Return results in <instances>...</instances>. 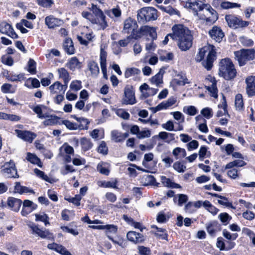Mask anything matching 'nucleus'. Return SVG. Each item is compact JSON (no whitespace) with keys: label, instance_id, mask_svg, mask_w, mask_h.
Here are the masks:
<instances>
[{"label":"nucleus","instance_id":"obj_50","mask_svg":"<svg viewBox=\"0 0 255 255\" xmlns=\"http://www.w3.org/2000/svg\"><path fill=\"white\" fill-rule=\"evenodd\" d=\"M35 221H40L43 222L45 226H47V225H50V223L49 222V218L46 214L44 213H43L42 215L35 214Z\"/></svg>","mask_w":255,"mask_h":255},{"label":"nucleus","instance_id":"obj_35","mask_svg":"<svg viewBox=\"0 0 255 255\" xmlns=\"http://www.w3.org/2000/svg\"><path fill=\"white\" fill-rule=\"evenodd\" d=\"M247 164V163L243 160H235L233 161L229 162L227 164L224 169H222L223 171L224 170L231 169L234 167H243Z\"/></svg>","mask_w":255,"mask_h":255},{"label":"nucleus","instance_id":"obj_5","mask_svg":"<svg viewBox=\"0 0 255 255\" xmlns=\"http://www.w3.org/2000/svg\"><path fill=\"white\" fill-rule=\"evenodd\" d=\"M33 111L37 114L38 118L43 119L44 118H50L43 122V124L45 126H53L56 125H61V120L62 119L56 115H52L48 111L50 109L44 105H38L33 108H31Z\"/></svg>","mask_w":255,"mask_h":255},{"label":"nucleus","instance_id":"obj_36","mask_svg":"<svg viewBox=\"0 0 255 255\" xmlns=\"http://www.w3.org/2000/svg\"><path fill=\"white\" fill-rule=\"evenodd\" d=\"M88 69L92 75L97 76L99 73V68L98 64L94 60H90L87 63Z\"/></svg>","mask_w":255,"mask_h":255},{"label":"nucleus","instance_id":"obj_39","mask_svg":"<svg viewBox=\"0 0 255 255\" xmlns=\"http://www.w3.org/2000/svg\"><path fill=\"white\" fill-rule=\"evenodd\" d=\"M227 104L226 102V99L225 96L223 95V102L222 103V104H219L218 105L219 108H223L224 110V112H223L221 110H219L217 113V117H220L223 116L224 115L228 114V110H227Z\"/></svg>","mask_w":255,"mask_h":255},{"label":"nucleus","instance_id":"obj_49","mask_svg":"<svg viewBox=\"0 0 255 255\" xmlns=\"http://www.w3.org/2000/svg\"><path fill=\"white\" fill-rule=\"evenodd\" d=\"M140 73L139 69L135 67L128 68L125 72V77L126 78H128L132 76L135 75H138Z\"/></svg>","mask_w":255,"mask_h":255},{"label":"nucleus","instance_id":"obj_27","mask_svg":"<svg viewBox=\"0 0 255 255\" xmlns=\"http://www.w3.org/2000/svg\"><path fill=\"white\" fill-rule=\"evenodd\" d=\"M128 132L122 133L118 130L111 131V139L115 142H123L128 136Z\"/></svg>","mask_w":255,"mask_h":255},{"label":"nucleus","instance_id":"obj_37","mask_svg":"<svg viewBox=\"0 0 255 255\" xmlns=\"http://www.w3.org/2000/svg\"><path fill=\"white\" fill-rule=\"evenodd\" d=\"M26 160L33 164H36L39 167H41V162L39 158L35 154L30 152H27L26 157Z\"/></svg>","mask_w":255,"mask_h":255},{"label":"nucleus","instance_id":"obj_10","mask_svg":"<svg viewBox=\"0 0 255 255\" xmlns=\"http://www.w3.org/2000/svg\"><path fill=\"white\" fill-rule=\"evenodd\" d=\"M124 105H133L136 103L135 93L132 85H127L124 89V94L122 99Z\"/></svg>","mask_w":255,"mask_h":255},{"label":"nucleus","instance_id":"obj_22","mask_svg":"<svg viewBox=\"0 0 255 255\" xmlns=\"http://www.w3.org/2000/svg\"><path fill=\"white\" fill-rule=\"evenodd\" d=\"M45 23L49 28L53 29L61 25L63 21L60 19L56 18L52 15H50L45 17Z\"/></svg>","mask_w":255,"mask_h":255},{"label":"nucleus","instance_id":"obj_17","mask_svg":"<svg viewBox=\"0 0 255 255\" xmlns=\"http://www.w3.org/2000/svg\"><path fill=\"white\" fill-rule=\"evenodd\" d=\"M127 238L134 244H142L145 241V237L143 234L133 231L127 233Z\"/></svg>","mask_w":255,"mask_h":255},{"label":"nucleus","instance_id":"obj_44","mask_svg":"<svg viewBox=\"0 0 255 255\" xmlns=\"http://www.w3.org/2000/svg\"><path fill=\"white\" fill-rule=\"evenodd\" d=\"M82 199V197L80 195L76 194L74 197H65L64 200L68 201L69 203H72L75 206L78 207L81 204L80 201Z\"/></svg>","mask_w":255,"mask_h":255},{"label":"nucleus","instance_id":"obj_24","mask_svg":"<svg viewBox=\"0 0 255 255\" xmlns=\"http://www.w3.org/2000/svg\"><path fill=\"white\" fill-rule=\"evenodd\" d=\"M61 125H64L66 126V128L69 130H84L87 129V126H84L81 123V124H78L76 123L72 122L67 120H61Z\"/></svg>","mask_w":255,"mask_h":255},{"label":"nucleus","instance_id":"obj_23","mask_svg":"<svg viewBox=\"0 0 255 255\" xmlns=\"http://www.w3.org/2000/svg\"><path fill=\"white\" fill-rule=\"evenodd\" d=\"M206 230L211 236L215 237L217 232L221 230V226L217 221H212L206 225Z\"/></svg>","mask_w":255,"mask_h":255},{"label":"nucleus","instance_id":"obj_7","mask_svg":"<svg viewBox=\"0 0 255 255\" xmlns=\"http://www.w3.org/2000/svg\"><path fill=\"white\" fill-rule=\"evenodd\" d=\"M123 30L126 33H130L127 36L128 39L136 40L141 38L140 27L138 29L136 21L131 17H128L125 20Z\"/></svg>","mask_w":255,"mask_h":255},{"label":"nucleus","instance_id":"obj_59","mask_svg":"<svg viewBox=\"0 0 255 255\" xmlns=\"http://www.w3.org/2000/svg\"><path fill=\"white\" fill-rule=\"evenodd\" d=\"M106 230V234L107 235L108 233L116 234L118 232V226L113 224H108L104 225V230Z\"/></svg>","mask_w":255,"mask_h":255},{"label":"nucleus","instance_id":"obj_46","mask_svg":"<svg viewBox=\"0 0 255 255\" xmlns=\"http://www.w3.org/2000/svg\"><path fill=\"white\" fill-rule=\"evenodd\" d=\"M218 218L224 226L228 225L232 220V217L226 212L220 213L218 216Z\"/></svg>","mask_w":255,"mask_h":255},{"label":"nucleus","instance_id":"obj_6","mask_svg":"<svg viewBox=\"0 0 255 255\" xmlns=\"http://www.w3.org/2000/svg\"><path fill=\"white\" fill-rule=\"evenodd\" d=\"M235 60L237 61L239 66H245L249 61L255 59V49L254 48H242L234 52Z\"/></svg>","mask_w":255,"mask_h":255},{"label":"nucleus","instance_id":"obj_57","mask_svg":"<svg viewBox=\"0 0 255 255\" xmlns=\"http://www.w3.org/2000/svg\"><path fill=\"white\" fill-rule=\"evenodd\" d=\"M108 147L105 141H102L97 148V151L99 153L102 154L104 155L108 153Z\"/></svg>","mask_w":255,"mask_h":255},{"label":"nucleus","instance_id":"obj_43","mask_svg":"<svg viewBox=\"0 0 255 255\" xmlns=\"http://www.w3.org/2000/svg\"><path fill=\"white\" fill-rule=\"evenodd\" d=\"M178 199L176 196L173 198V202L174 203L178 202V205L179 206H182L184 204L186 203L188 200L187 195L185 194H178Z\"/></svg>","mask_w":255,"mask_h":255},{"label":"nucleus","instance_id":"obj_20","mask_svg":"<svg viewBox=\"0 0 255 255\" xmlns=\"http://www.w3.org/2000/svg\"><path fill=\"white\" fill-rule=\"evenodd\" d=\"M37 208V205L29 200H24L23 202L21 215L26 216Z\"/></svg>","mask_w":255,"mask_h":255},{"label":"nucleus","instance_id":"obj_11","mask_svg":"<svg viewBox=\"0 0 255 255\" xmlns=\"http://www.w3.org/2000/svg\"><path fill=\"white\" fill-rule=\"evenodd\" d=\"M204 8L208 11V13L204 15L203 19L207 24H213L219 18L218 12L209 4H203Z\"/></svg>","mask_w":255,"mask_h":255},{"label":"nucleus","instance_id":"obj_3","mask_svg":"<svg viewBox=\"0 0 255 255\" xmlns=\"http://www.w3.org/2000/svg\"><path fill=\"white\" fill-rule=\"evenodd\" d=\"M89 9L92 13L83 11L81 13L83 17L89 20L92 24L99 25L103 30L108 27L106 17L102 9L94 3H92L91 7Z\"/></svg>","mask_w":255,"mask_h":255},{"label":"nucleus","instance_id":"obj_56","mask_svg":"<svg viewBox=\"0 0 255 255\" xmlns=\"http://www.w3.org/2000/svg\"><path fill=\"white\" fill-rule=\"evenodd\" d=\"M70 117L75 119L77 122L79 123V124H81V123L83 126H87V129H88L89 125L90 124V122L89 121L88 119L84 117H78L75 115H71Z\"/></svg>","mask_w":255,"mask_h":255},{"label":"nucleus","instance_id":"obj_28","mask_svg":"<svg viewBox=\"0 0 255 255\" xmlns=\"http://www.w3.org/2000/svg\"><path fill=\"white\" fill-rule=\"evenodd\" d=\"M63 47L64 51L68 55L75 53V48L73 42L71 38H66L63 43Z\"/></svg>","mask_w":255,"mask_h":255},{"label":"nucleus","instance_id":"obj_40","mask_svg":"<svg viewBox=\"0 0 255 255\" xmlns=\"http://www.w3.org/2000/svg\"><path fill=\"white\" fill-rule=\"evenodd\" d=\"M67 88V85H62L60 82L56 81L50 86L49 89L51 93H57V91H54L55 89L58 90L59 91H63V93Z\"/></svg>","mask_w":255,"mask_h":255},{"label":"nucleus","instance_id":"obj_12","mask_svg":"<svg viewBox=\"0 0 255 255\" xmlns=\"http://www.w3.org/2000/svg\"><path fill=\"white\" fill-rule=\"evenodd\" d=\"M2 171L8 175L9 178H18L17 169L14 162L10 160L9 162H6L1 167Z\"/></svg>","mask_w":255,"mask_h":255},{"label":"nucleus","instance_id":"obj_16","mask_svg":"<svg viewBox=\"0 0 255 255\" xmlns=\"http://www.w3.org/2000/svg\"><path fill=\"white\" fill-rule=\"evenodd\" d=\"M30 228L33 234L37 235L42 239H47L51 241L54 240V236L53 233L49 232L48 230L45 229L43 231L37 225H33L30 226Z\"/></svg>","mask_w":255,"mask_h":255},{"label":"nucleus","instance_id":"obj_33","mask_svg":"<svg viewBox=\"0 0 255 255\" xmlns=\"http://www.w3.org/2000/svg\"><path fill=\"white\" fill-rule=\"evenodd\" d=\"M39 81L36 78H29L24 83V86L29 89L38 88L40 87Z\"/></svg>","mask_w":255,"mask_h":255},{"label":"nucleus","instance_id":"obj_60","mask_svg":"<svg viewBox=\"0 0 255 255\" xmlns=\"http://www.w3.org/2000/svg\"><path fill=\"white\" fill-rule=\"evenodd\" d=\"M223 235L227 240H236L238 237L237 233L231 234L227 229L223 230Z\"/></svg>","mask_w":255,"mask_h":255},{"label":"nucleus","instance_id":"obj_32","mask_svg":"<svg viewBox=\"0 0 255 255\" xmlns=\"http://www.w3.org/2000/svg\"><path fill=\"white\" fill-rule=\"evenodd\" d=\"M80 144L82 150L84 152H86L90 150L93 146V144L91 139L86 137H83L80 138Z\"/></svg>","mask_w":255,"mask_h":255},{"label":"nucleus","instance_id":"obj_26","mask_svg":"<svg viewBox=\"0 0 255 255\" xmlns=\"http://www.w3.org/2000/svg\"><path fill=\"white\" fill-rule=\"evenodd\" d=\"M141 37L144 35H148L154 40L157 38V33L155 28L148 25L140 27Z\"/></svg>","mask_w":255,"mask_h":255},{"label":"nucleus","instance_id":"obj_47","mask_svg":"<svg viewBox=\"0 0 255 255\" xmlns=\"http://www.w3.org/2000/svg\"><path fill=\"white\" fill-rule=\"evenodd\" d=\"M58 71L59 77L63 79L64 84L67 85L70 81L69 74L67 70L64 68H61L58 69Z\"/></svg>","mask_w":255,"mask_h":255},{"label":"nucleus","instance_id":"obj_14","mask_svg":"<svg viewBox=\"0 0 255 255\" xmlns=\"http://www.w3.org/2000/svg\"><path fill=\"white\" fill-rule=\"evenodd\" d=\"M181 3L185 7L189 8L197 12L204 8L203 4H201L198 0H180Z\"/></svg>","mask_w":255,"mask_h":255},{"label":"nucleus","instance_id":"obj_30","mask_svg":"<svg viewBox=\"0 0 255 255\" xmlns=\"http://www.w3.org/2000/svg\"><path fill=\"white\" fill-rule=\"evenodd\" d=\"M67 65L68 68L73 71H75L76 69H81L83 67L82 63L79 61L77 57L71 58Z\"/></svg>","mask_w":255,"mask_h":255},{"label":"nucleus","instance_id":"obj_64","mask_svg":"<svg viewBox=\"0 0 255 255\" xmlns=\"http://www.w3.org/2000/svg\"><path fill=\"white\" fill-rule=\"evenodd\" d=\"M138 253L140 255H150L151 250L149 248L143 246L138 247Z\"/></svg>","mask_w":255,"mask_h":255},{"label":"nucleus","instance_id":"obj_15","mask_svg":"<svg viewBox=\"0 0 255 255\" xmlns=\"http://www.w3.org/2000/svg\"><path fill=\"white\" fill-rule=\"evenodd\" d=\"M0 32L13 39L18 38V35L14 31L12 25L6 21H2L0 23Z\"/></svg>","mask_w":255,"mask_h":255},{"label":"nucleus","instance_id":"obj_2","mask_svg":"<svg viewBox=\"0 0 255 255\" xmlns=\"http://www.w3.org/2000/svg\"><path fill=\"white\" fill-rule=\"evenodd\" d=\"M216 49L213 45L205 46L199 49L195 60L196 62H202V65L208 70H211L213 66V63L216 59Z\"/></svg>","mask_w":255,"mask_h":255},{"label":"nucleus","instance_id":"obj_4","mask_svg":"<svg viewBox=\"0 0 255 255\" xmlns=\"http://www.w3.org/2000/svg\"><path fill=\"white\" fill-rule=\"evenodd\" d=\"M238 72L235 64L229 57L220 60L219 63V75L226 81L233 80Z\"/></svg>","mask_w":255,"mask_h":255},{"label":"nucleus","instance_id":"obj_42","mask_svg":"<svg viewBox=\"0 0 255 255\" xmlns=\"http://www.w3.org/2000/svg\"><path fill=\"white\" fill-rule=\"evenodd\" d=\"M118 181L115 179L113 181H100L98 182V185L104 188H111L114 189H118L117 187Z\"/></svg>","mask_w":255,"mask_h":255},{"label":"nucleus","instance_id":"obj_45","mask_svg":"<svg viewBox=\"0 0 255 255\" xmlns=\"http://www.w3.org/2000/svg\"><path fill=\"white\" fill-rule=\"evenodd\" d=\"M206 89L210 92V96L214 98H217L218 97V89L217 87V82L215 80L212 82L211 86L206 87Z\"/></svg>","mask_w":255,"mask_h":255},{"label":"nucleus","instance_id":"obj_41","mask_svg":"<svg viewBox=\"0 0 255 255\" xmlns=\"http://www.w3.org/2000/svg\"><path fill=\"white\" fill-rule=\"evenodd\" d=\"M34 171L38 177L41 178L43 180L50 183H53L54 182L53 179L49 178L46 174H45L43 171L37 168L34 169Z\"/></svg>","mask_w":255,"mask_h":255},{"label":"nucleus","instance_id":"obj_48","mask_svg":"<svg viewBox=\"0 0 255 255\" xmlns=\"http://www.w3.org/2000/svg\"><path fill=\"white\" fill-rule=\"evenodd\" d=\"M172 154L176 159L178 158H184L186 156L185 149L179 147L175 148L172 151Z\"/></svg>","mask_w":255,"mask_h":255},{"label":"nucleus","instance_id":"obj_52","mask_svg":"<svg viewBox=\"0 0 255 255\" xmlns=\"http://www.w3.org/2000/svg\"><path fill=\"white\" fill-rule=\"evenodd\" d=\"M28 68L27 70L31 74L36 73V63L32 59H30L27 63Z\"/></svg>","mask_w":255,"mask_h":255},{"label":"nucleus","instance_id":"obj_19","mask_svg":"<svg viewBox=\"0 0 255 255\" xmlns=\"http://www.w3.org/2000/svg\"><path fill=\"white\" fill-rule=\"evenodd\" d=\"M15 132L19 138L29 143L32 142L37 136L35 133L29 130L16 129Z\"/></svg>","mask_w":255,"mask_h":255},{"label":"nucleus","instance_id":"obj_9","mask_svg":"<svg viewBox=\"0 0 255 255\" xmlns=\"http://www.w3.org/2000/svg\"><path fill=\"white\" fill-rule=\"evenodd\" d=\"M225 19L228 26L233 29L245 28L250 23L249 21L243 20L237 16L232 14H226Z\"/></svg>","mask_w":255,"mask_h":255},{"label":"nucleus","instance_id":"obj_25","mask_svg":"<svg viewBox=\"0 0 255 255\" xmlns=\"http://www.w3.org/2000/svg\"><path fill=\"white\" fill-rule=\"evenodd\" d=\"M246 91L249 96H255V76H250L246 79Z\"/></svg>","mask_w":255,"mask_h":255},{"label":"nucleus","instance_id":"obj_1","mask_svg":"<svg viewBox=\"0 0 255 255\" xmlns=\"http://www.w3.org/2000/svg\"><path fill=\"white\" fill-rule=\"evenodd\" d=\"M172 32L168 34L162 41L163 44H167L170 37L177 41V45L182 51H187L191 47L193 37L189 29L183 24H175L172 27Z\"/></svg>","mask_w":255,"mask_h":255},{"label":"nucleus","instance_id":"obj_31","mask_svg":"<svg viewBox=\"0 0 255 255\" xmlns=\"http://www.w3.org/2000/svg\"><path fill=\"white\" fill-rule=\"evenodd\" d=\"M152 229H155L156 230V232H153L154 235L158 239L167 240L168 234L166 229L158 228L156 225H152Z\"/></svg>","mask_w":255,"mask_h":255},{"label":"nucleus","instance_id":"obj_58","mask_svg":"<svg viewBox=\"0 0 255 255\" xmlns=\"http://www.w3.org/2000/svg\"><path fill=\"white\" fill-rule=\"evenodd\" d=\"M158 7L163 11L165 12L170 15H172L174 14H177L179 13V11L174 8H173L171 6L169 5L168 6H164L163 5H160Z\"/></svg>","mask_w":255,"mask_h":255},{"label":"nucleus","instance_id":"obj_34","mask_svg":"<svg viewBox=\"0 0 255 255\" xmlns=\"http://www.w3.org/2000/svg\"><path fill=\"white\" fill-rule=\"evenodd\" d=\"M179 77V79H174L173 80L174 83L177 86H184L186 84H189L190 82L188 81L187 78L186 74L183 73L182 72H179L178 75Z\"/></svg>","mask_w":255,"mask_h":255},{"label":"nucleus","instance_id":"obj_61","mask_svg":"<svg viewBox=\"0 0 255 255\" xmlns=\"http://www.w3.org/2000/svg\"><path fill=\"white\" fill-rule=\"evenodd\" d=\"M173 168L179 173L184 172L186 169V166L180 161H176L173 164Z\"/></svg>","mask_w":255,"mask_h":255},{"label":"nucleus","instance_id":"obj_21","mask_svg":"<svg viewBox=\"0 0 255 255\" xmlns=\"http://www.w3.org/2000/svg\"><path fill=\"white\" fill-rule=\"evenodd\" d=\"M22 201L13 197H8L7 200V207L12 211L17 212L22 204Z\"/></svg>","mask_w":255,"mask_h":255},{"label":"nucleus","instance_id":"obj_55","mask_svg":"<svg viewBox=\"0 0 255 255\" xmlns=\"http://www.w3.org/2000/svg\"><path fill=\"white\" fill-rule=\"evenodd\" d=\"M38 5L44 8H50L54 4L53 0H36Z\"/></svg>","mask_w":255,"mask_h":255},{"label":"nucleus","instance_id":"obj_54","mask_svg":"<svg viewBox=\"0 0 255 255\" xmlns=\"http://www.w3.org/2000/svg\"><path fill=\"white\" fill-rule=\"evenodd\" d=\"M108 239L111 241L115 245H118L123 248H125L128 246V242L127 240L124 239H119V241H116L114 239L113 237L107 235Z\"/></svg>","mask_w":255,"mask_h":255},{"label":"nucleus","instance_id":"obj_62","mask_svg":"<svg viewBox=\"0 0 255 255\" xmlns=\"http://www.w3.org/2000/svg\"><path fill=\"white\" fill-rule=\"evenodd\" d=\"M183 111L190 116H194L198 112L197 109L193 106L184 107Z\"/></svg>","mask_w":255,"mask_h":255},{"label":"nucleus","instance_id":"obj_53","mask_svg":"<svg viewBox=\"0 0 255 255\" xmlns=\"http://www.w3.org/2000/svg\"><path fill=\"white\" fill-rule=\"evenodd\" d=\"M208 148L205 145H202L200 147L199 151V159L203 160V158L207 155V157H209L211 155V152L210 151H208Z\"/></svg>","mask_w":255,"mask_h":255},{"label":"nucleus","instance_id":"obj_38","mask_svg":"<svg viewBox=\"0 0 255 255\" xmlns=\"http://www.w3.org/2000/svg\"><path fill=\"white\" fill-rule=\"evenodd\" d=\"M235 106L237 110L243 111L244 110V103L243 96L241 94H238L235 96Z\"/></svg>","mask_w":255,"mask_h":255},{"label":"nucleus","instance_id":"obj_51","mask_svg":"<svg viewBox=\"0 0 255 255\" xmlns=\"http://www.w3.org/2000/svg\"><path fill=\"white\" fill-rule=\"evenodd\" d=\"M241 4L235 3V2H232L230 1H223L222 2V6L221 9H228L230 8H233L235 7H240Z\"/></svg>","mask_w":255,"mask_h":255},{"label":"nucleus","instance_id":"obj_8","mask_svg":"<svg viewBox=\"0 0 255 255\" xmlns=\"http://www.w3.org/2000/svg\"><path fill=\"white\" fill-rule=\"evenodd\" d=\"M157 10L152 7H144L138 11L137 14L139 22L145 23L150 20H156L158 17Z\"/></svg>","mask_w":255,"mask_h":255},{"label":"nucleus","instance_id":"obj_29","mask_svg":"<svg viewBox=\"0 0 255 255\" xmlns=\"http://www.w3.org/2000/svg\"><path fill=\"white\" fill-rule=\"evenodd\" d=\"M207 194L208 195H211L212 197H215L220 198L221 199H222V200L225 201H224L221 200H218V203L220 205H224V206H225L226 207H229V208H232L233 209H235V207L234 206H233L232 203L229 202L228 199L226 197L222 196L221 195H219L217 193H211V192H207Z\"/></svg>","mask_w":255,"mask_h":255},{"label":"nucleus","instance_id":"obj_63","mask_svg":"<svg viewBox=\"0 0 255 255\" xmlns=\"http://www.w3.org/2000/svg\"><path fill=\"white\" fill-rule=\"evenodd\" d=\"M169 217H166L163 211L159 212L156 217L157 222L159 223H164L168 220Z\"/></svg>","mask_w":255,"mask_h":255},{"label":"nucleus","instance_id":"obj_13","mask_svg":"<svg viewBox=\"0 0 255 255\" xmlns=\"http://www.w3.org/2000/svg\"><path fill=\"white\" fill-rule=\"evenodd\" d=\"M235 240H225L223 238L220 237L217 239L216 247L220 251H228L234 249L236 244Z\"/></svg>","mask_w":255,"mask_h":255},{"label":"nucleus","instance_id":"obj_18","mask_svg":"<svg viewBox=\"0 0 255 255\" xmlns=\"http://www.w3.org/2000/svg\"><path fill=\"white\" fill-rule=\"evenodd\" d=\"M209 35L210 37L216 42H221L225 36L224 32L220 26L214 25L209 31Z\"/></svg>","mask_w":255,"mask_h":255}]
</instances>
